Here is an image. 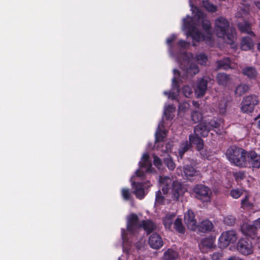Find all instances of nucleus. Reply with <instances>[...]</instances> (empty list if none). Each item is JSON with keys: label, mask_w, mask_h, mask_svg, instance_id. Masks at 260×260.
Here are the masks:
<instances>
[{"label": "nucleus", "mask_w": 260, "mask_h": 260, "mask_svg": "<svg viewBox=\"0 0 260 260\" xmlns=\"http://www.w3.org/2000/svg\"><path fill=\"white\" fill-rule=\"evenodd\" d=\"M247 152L244 149L232 146L227 150L226 156L228 160L236 166L244 168L247 166Z\"/></svg>", "instance_id": "obj_1"}, {"label": "nucleus", "mask_w": 260, "mask_h": 260, "mask_svg": "<svg viewBox=\"0 0 260 260\" xmlns=\"http://www.w3.org/2000/svg\"><path fill=\"white\" fill-rule=\"evenodd\" d=\"M180 68L181 69V72H179L177 69H174V74L185 80L190 79L200 71L197 64L194 63H189L188 62H186L185 64L181 63Z\"/></svg>", "instance_id": "obj_2"}, {"label": "nucleus", "mask_w": 260, "mask_h": 260, "mask_svg": "<svg viewBox=\"0 0 260 260\" xmlns=\"http://www.w3.org/2000/svg\"><path fill=\"white\" fill-rule=\"evenodd\" d=\"M194 197L203 203L211 202V197L212 194L211 189L207 186L202 184H196L192 189Z\"/></svg>", "instance_id": "obj_3"}, {"label": "nucleus", "mask_w": 260, "mask_h": 260, "mask_svg": "<svg viewBox=\"0 0 260 260\" xmlns=\"http://www.w3.org/2000/svg\"><path fill=\"white\" fill-rule=\"evenodd\" d=\"M259 103L257 96L252 94L243 98L241 103V111L243 113L250 114L253 112L254 107Z\"/></svg>", "instance_id": "obj_4"}, {"label": "nucleus", "mask_w": 260, "mask_h": 260, "mask_svg": "<svg viewBox=\"0 0 260 260\" xmlns=\"http://www.w3.org/2000/svg\"><path fill=\"white\" fill-rule=\"evenodd\" d=\"M230 28V23L225 18L220 17L215 22V33L218 38H224Z\"/></svg>", "instance_id": "obj_5"}, {"label": "nucleus", "mask_w": 260, "mask_h": 260, "mask_svg": "<svg viewBox=\"0 0 260 260\" xmlns=\"http://www.w3.org/2000/svg\"><path fill=\"white\" fill-rule=\"evenodd\" d=\"M237 239L235 231L231 230L223 232L219 238V247L222 248L226 247L230 243H234Z\"/></svg>", "instance_id": "obj_6"}, {"label": "nucleus", "mask_w": 260, "mask_h": 260, "mask_svg": "<svg viewBox=\"0 0 260 260\" xmlns=\"http://www.w3.org/2000/svg\"><path fill=\"white\" fill-rule=\"evenodd\" d=\"M237 250L244 255L252 253L253 246L251 240L248 237L240 239L237 243Z\"/></svg>", "instance_id": "obj_7"}, {"label": "nucleus", "mask_w": 260, "mask_h": 260, "mask_svg": "<svg viewBox=\"0 0 260 260\" xmlns=\"http://www.w3.org/2000/svg\"><path fill=\"white\" fill-rule=\"evenodd\" d=\"M172 198L176 201H179V198L183 196L186 188L182 184L177 181H174L172 184Z\"/></svg>", "instance_id": "obj_8"}, {"label": "nucleus", "mask_w": 260, "mask_h": 260, "mask_svg": "<svg viewBox=\"0 0 260 260\" xmlns=\"http://www.w3.org/2000/svg\"><path fill=\"white\" fill-rule=\"evenodd\" d=\"M184 221L188 229L191 231H195L197 228V221L195 219L194 212L190 209L184 214Z\"/></svg>", "instance_id": "obj_9"}, {"label": "nucleus", "mask_w": 260, "mask_h": 260, "mask_svg": "<svg viewBox=\"0 0 260 260\" xmlns=\"http://www.w3.org/2000/svg\"><path fill=\"white\" fill-rule=\"evenodd\" d=\"M186 36L192 38L193 42H200L201 41H206V42L211 41V37L205 35L200 32L197 28L192 31H187Z\"/></svg>", "instance_id": "obj_10"}, {"label": "nucleus", "mask_w": 260, "mask_h": 260, "mask_svg": "<svg viewBox=\"0 0 260 260\" xmlns=\"http://www.w3.org/2000/svg\"><path fill=\"white\" fill-rule=\"evenodd\" d=\"M208 83V80L206 77L198 79L197 83V88L195 90V94L197 97L201 98L205 95L207 89Z\"/></svg>", "instance_id": "obj_11"}, {"label": "nucleus", "mask_w": 260, "mask_h": 260, "mask_svg": "<svg viewBox=\"0 0 260 260\" xmlns=\"http://www.w3.org/2000/svg\"><path fill=\"white\" fill-rule=\"evenodd\" d=\"M247 165L253 168L258 169L260 168V155L254 151H250L247 152Z\"/></svg>", "instance_id": "obj_12"}, {"label": "nucleus", "mask_w": 260, "mask_h": 260, "mask_svg": "<svg viewBox=\"0 0 260 260\" xmlns=\"http://www.w3.org/2000/svg\"><path fill=\"white\" fill-rule=\"evenodd\" d=\"M211 131L210 126H208L207 121H204L198 123L194 127L193 132L200 137L205 138L208 136Z\"/></svg>", "instance_id": "obj_13"}, {"label": "nucleus", "mask_w": 260, "mask_h": 260, "mask_svg": "<svg viewBox=\"0 0 260 260\" xmlns=\"http://www.w3.org/2000/svg\"><path fill=\"white\" fill-rule=\"evenodd\" d=\"M139 217L134 213L132 214L128 219L127 223V230L131 234H134L137 229H140Z\"/></svg>", "instance_id": "obj_14"}, {"label": "nucleus", "mask_w": 260, "mask_h": 260, "mask_svg": "<svg viewBox=\"0 0 260 260\" xmlns=\"http://www.w3.org/2000/svg\"><path fill=\"white\" fill-rule=\"evenodd\" d=\"M257 226L254 225L243 224L241 227L242 232L248 238L252 239L257 237Z\"/></svg>", "instance_id": "obj_15"}, {"label": "nucleus", "mask_w": 260, "mask_h": 260, "mask_svg": "<svg viewBox=\"0 0 260 260\" xmlns=\"http://www.w3.org/2000/svg\"><path fill=\"white\" fill-rule=\"evenodd\" d=\"M148 243L152 248L158 249L162 246L163 241L159 235L154 233L149 237Z\"/></svg>", "instance_id": "obj_16"}, {"label": "nucleus", "mask_w": 260, "mask_h": 260, "mask_svg": "<svg viewBox=\"0 0 260 260\" xmlns=\"http://www.w3.org/2000/svg\"><path fill=\"white\" fill-rule=\"evenodd\" d=\"M189 143L190 146L191 145H195L196 149L200 151L202 150L204 146V142L203 140L200 137L199 135L196 134H191L189 136Z\"/></svg>", "instance_id": "obj_17"}, {"label": "nucleus", "mask_w": 260, "mask_h": 260, "mask_svg": "<svg viewBox=\"0 0 260 260\" xmlns=\"http://www.w3.org/2000/svg\"><path fill=\"white\" fill-rule=\"evenodd\" d=\"M140 228L146 232L147 235H149L156 228V224L151 220H143L140 223Z\"/></svg>", "instance_id": "obj_18"}, {"label": "nucleus", "mask_w": 260, "mask_h": 260, "mask_svg": "<svg viewBox=\"0 0 260 260\" xmlns=\"http://www.w3.org/2000/svg\"><path fill=\"white\" fill-rule=\"evenodd\" d=\"M133 185L135 189L133 193L136 195L138 199H143L145 197L144 187L143 183L134 182Z\"/></svg>", "instance_id": "obj_19"}, {"label": "nucleus", "mask_w": 260, "mask_h": 260, "mask_svg": "<svg viewBox=\"0 0 260 260\" xmlns=\"http://www.w3.org/2000/svg\"><path fill=\"white\" fill-rule=\"evenodd\" d=\"M197 228H198L199 232L202 233H207L212 231L213 228V225L212 222H211L210 220H205L202 221L199 224L198 226H197Z\"/></svg>", "instance_id": "obj_20"}, {"label": "nucleus", "mask_w": 260, "mask_h": 260, "mask_svg": "<svg viewBox=\"0 0 260 260\" xmlns=\"http://www.w3.org/2000/svg\"><path fill=\"white\" fill-rule=\"evenodd\" d=\"M242 74L250 79H255L257 72L255 69L251 67H245L242 70Z\"/></svg>", "instance_id": "obj_21"}, {"label": "nucleus", "mask_w": 260, "mask_h": 260, "mask_svg": "<svg viewBox=\"0 0 260 260\" xmlns=\"http://www.w3.org/2000/svg\"><path fill=\"white\" fill-rule=\"evenodd\" d=\"M253 46L252 40L249 37H243L241 43V48L242 50H250Z\"/></svg>", "instance_id": "obj_22"}, {"label": "nucleus", "mask_w": 260, "mask_h": 260, "mask_svg": "<svg viewBox=\"0 0 260 260\" xmlns=\"http://www.w3.org/2000/svg\"><path fill=\"white\" fill-rule=\"evenodd\" d=\"M216 78L218 84L223 86H227L230 81V76L223 73H218Z\"/></svg>", "instance_id": "obj_23"}, {"label": "nucleus", "mask_w": 260, "mask_h": 260, "mask_svg": "<svg viewBox=\"0 0 260 260\" xmlns=\"http://www.w3.org/2000/svg\"><path fill=\"white\" fill-rule=\"evenodd\" d=\"M183 173L186 179L190 180L196 175L197 171L192 166L187 165L183 167Z\"/></svg>", "instance_id": "obj_24"}, {"label": "nucleus", "mask_w": 260, "mask_h": 260, "mask_svg": "<svg viewBox=\"0 0 260 260\" xmlns=\"http://www.w3.org/2000/svg\"><path fill=\"white\" fill-rule=\"evenodd\" d=\"M236 33L234 28H231L226 31V35L224 38H222L225 40L226 43L232 45L233 44L236 39Z\"/></svg>", "instance_id": "obj_25"}, {"label": "nucleus", "mask_w": 260, "mask_h": 260, "mask_svg": "<svg viewBox=\"0 0 260 260\" xmlns=\"http://www.w3.org/2000/svg\"><path fill=\"white\" fill-rule=\"evenodd\" d=\"M183 26L187 31H192L197 27L195 26L192 18L187 16L183 19Z\"/></svg>", "instance_id": "obj_26"}, {"label": "nucleus", "mask_w": 260, "mask_h": 260, "mask_svg": "<svg viewBox=\"0 0 260 260\" xmlns=\"http://www.w3.org/2000/svg\"><path fill=\"white\" fill-rule=\"evenodd\" d=\"M178 256L176 251L172 249H168L165 253L162 260H175Z\"/></svg>", "instance_id": "obj_27"}, {"label": "nucleus", "mask_w": 260, "mask_h": 260, "mask_svg": "<svg viewBox=\"0 0 260 260\" xmlns=\"http://www.w3.org/2000/svg\"><path fill=\"white\" fill-rule=\"evenodd\" d=\"M202 27L207 34V36H210L212 37V29L211 23L209 20L205 19L202 21Z\"/></svg>", "instance_id": "obj_28"}, {"label": "nucleus", "mask_w": 260, "mask_h": 260, "mask_svg": "<svg viewBox=\"0 0 260 260\" xmlns=\"http://www.w3.org/2000/svg\"><path fill=\"white\" fill-rule=\"evenodd\" d=\"M217 68L226 70L231 68V60L229 57L224 58L217 61Z\"/></svg>", "instance_id": "obj_29"}, {"label": "nucleus", "mask_w": 260, "mask_h": 260, "mask_svg": "<svg viewBox=\"0 0 260 260\" xmlns=\"http://www.w3.org/2000/svg\"><path fill=\"white\" fill-rule=\"evenodd\" d=\"M190 146V144L187 141H186L180 145L178 150V156L180 158L183 157L184 153L188 150Z\"/></svg>", "instance_id": "obj_30"}, {"label": "nucleus", "mask_w": 260, "mask_h": 260, "mask_svg": "<svg viewBox=\"0 0 260 260\" xmlns=\"http://www.w3.org/2000/svg\"><path fill=\"white\" fill-rule=\"evenodd\" d=\"M238 28L239 30L242 32H246L248 34L254 36V33L251 30L250 24L248 22H245L244 23H239L238 24Z\"/></svg>", "instance_id": "obj_31"}, {"label": "nucleus", "mask_w": 260, "mask_h": 260, "mask_svg": "<svg viewBox=\"0 0 260 260\" xmlns=\"http://www.w3.org/2000/svg\"><path fill=\"white\" fill-rule=\"evenodd\" d=\"M237 10L238 11L236 14V17L240 18L246 15L248 13L249 7L246 5H241V6L238 7Z\"/></svg>", "instance_id": "obj_32"}, {"label": "nucleus", "mask_w": 260, "mask_h": 260, "mask_svg": "<svg viewBox=\"0 0 260 260\" xmlns=\"http://www.w3.org/2000/svg\"><path fill=\"white\" fill-rule=\"evenodd\" d=\"M174 213H168L166 215L163 219V223L166 227L169 228L171 227L173 223V221L175 217Z\"/></svg>", "instance_id": "obj_33"}, {"label": "nucleus", "mask_w": 260, "mask_h": 260, "mask_svg": "<svg viewBox=\"0 0 260 260\" xmlns=\"http://www.w3.org/2000/svg\"><path fill=\"white\" fill-rule=\"evenodd\" d=\"M195 59L202 66H205L208 61V57L205 53H200L196 55Z\"/></svg>", "instance_id": "obj_34"}, {"label": "nucleus", "mask_w": 260, "mask_h": 260, "mask_svg": "<svg viewBox=\"0 0 260 260\" xmlns=\"http://www.w3.org/2000/svg\"><path fill=\"white\" fill-rule=\"evenodd\" d=\"M174 228L175 230L180 234L185 233V228L182 223V220L180 218H177L174 223Z\"/></svg>", "instance_id": "obj_35"}, {"label": "nucleus", "mask_w": 260, "mask_h": 260, "mask_svg": "<svg viewBox=\"0 0 260 260\" xmlns=\"http://www.w3.org/2000/svg\"><path fill=\"white\" fill-rule=\"evenodd\" d=\"M160 182L162 185L161 190L163 192V193L164 194L167 193L170 189V185L171 180H170L169 178L165 177L164 179H162Z\"/></svg>", "instance_id": "obj_36"}, {"label": "nucleus", "mask_w": 260, "mask_h": 260, "mask_svg": "<svg viewBox=\"0 0 260 260\" xmlns=\"http://www.w3.org/2000/svg\"><path fill=\"white\" fill-rule=\"evenodd\" d=\"M203 7L208 12L213 13L217 11V7L208 1L203 2Z\"/></svg>", "instance_id": "obj_37"}, {"label": "nucleus", "mask_w": 260, "mask_h": 260, "mask_svg": "<svg viewBox=\"0 0 260 260\" xmlns=\"http://www.w3.org/2000/svg\"><path fill=\"white\" fill-rule=\"evenodd\" d=\"M222 122V119H217L215 118L211 119L209 122H207L208 126L210 127L211 130L214 128H219Z\"/></svg>", "instance_id": "obj_38"}, {"label": "nucleus", "mask_w": 260, "mask_h": 260, "mask_svg": "<svg viewBox=\"0 0 260 260\" xmlns=\"http://www.w3.org/2000/svg\"><path fill=\"white\" fill-rule=\"evenodd\" d=\"M191 117L192 121L194 123H198L200 121L202 118V114L198 111L194 110L191 112Z\"/></svg>", "instance_id": "obj_39"}, {"label": "nucleus", "mask_w": 260, "mask_h": 260, "mask_svg": "<svg viewBox=\"0 0 260 260\" xmlns=\"http://www.w3.org/2000/svg\"><path fill=\"white\" fill-rule=\"evenodd\" d=\"M166 135V133L165 131L158 128L155 134V142L164 141Z\"/></svg>", "instance_id": "obj_40"}, {"label": "nucleus", "mask_w": 260, "mask_h": 260, "mask_svg": "<svg viewBox=\"0 0 260 260\" xmlns=\"http://www.w3.org/2000/svg\"><path fill=\"white\" fill-rule=\"evenodd\" d=\"M243 193V190L240 188L232 189L230 194L234 199H237L240 198Z\"/></svg>", "instance_id": "obj_41"}, {"label": "nucleus", "mask_w": 260, "mask_h": 260, "mask_svg": "<svg viewBox=\"0 0 260 260\" xmlns=\"http://www.w3.org/2000/svg\"><path fill=\"white\" fill-rule=\"evenodd\" d=\"M249 195H246L245 197L241 200V208H252L253 206V204L249 201Z\"/></svg>", "instance_id": "obj_42"}, {"label": "nucleus", "mask_w": 260, "mask_h": 260, "mask_svg": "<svg viewBox=\"0 0 260 260\" xmlns=\"http://www.w3.org/2000/svg\"><path fill=\"white\" fill-rule=\"evenodd\" d=\"M248 88V87L246 85H239L235 91V94L241 95L247 91Z\"/></svg>", "instance_id": "obj_43"}, {"label": "nucleus", "mask_w": 260, "mask_h": 260, "mask_svg": "<svg viewBox=\"0 0 260 260\" xmlns=\"http://www.w3.org/2000/svg\"><path fill=\"white\" fill-rule=\"evenodd\" d=\"M164 163L169 169V170L171 171L174 170L175 168V164L171 157H169L165 158Z\"/></svg>", "instance_id": "obj_44"}, {"label": "nucleus", "mask_w": 260, "mask_h": 260, "mask_svg": "<svg viewBox=\"0 0 260 260\" xmlns=\"http://www.w3.org/2000/svg\"><path fill=\"white\" fill-rule=\"evenodd\" d=\"M183 95L186 98H189L192 94V88L189 85H185L182 89Z\"/></svg>", "instance_id": "obj_45"}, {"label": "nucleus", "mask_w": 260, "mask_h": 260, "mask_svg": "<svg viewBox=\"0 0 260 260\" xmlns=\"http://www.w3.org/2000/svg\"><path fill=\"white\" fill-rule=\"evenodd\" d=\"M196 12H195L194 17L199 22L205 19V14L204 13L198 8H196Z\"/></svg>", "instance_id": "obj_46"}, {"label": "nucleus", "mask_w": 260, "mask_h": 260, "mask_svg": "<svg viewBox=\"0 0 260 260\" xmlns=\"http://www.w3.org/2000/svg\"><path fill=\"white\" fill-rule=\"evenodd\" d=\"M164 200L165 198L162 195L161 191L158 190L155 193V202L158 204L161 205L164 203Z\"/></svg>", "instance_id": "obj_47"}, {"label": "nucleus", "mask_w": 260, "mask_h": 260, "mask_svg": "<svg viewBox=\"0 0 260 260\" xmlns=\"http://www.w3.org/2000/svg\"><path fill=\"white\" fill-rule=\"evenodd\" d=\"M121 193V196L124 200L128 201L131 199V195L128 189L125 188H122Z\"/></svg>", "instance_id": "obj_48"}, {"label": "nucleus", "mask_w": 260, "mask_h": 260, "mask_svg": "<svg viewBox=\"0 0 260 260\" xmlns=\"http://www.w3.org/2000/svg\"><path fill=\"white\" fill-rule=\"evenodd\" d=\"M140 167L141 168H145L146 172H151L152 164L151 161L148 162H140Z\"/></svg>", "instance_id": "obj_49"}, {"label": "nucleus", "mask_w": 260, "mask_h": 260, "mask_svg": "<svg viewBox=\"0 0 260 260\" xmlns=\"http://www.w3.org/2000/svg\"><path fill=\"white\" fill-rule=\"evenodd\" d=\"M179 78L177 75L175 76L172 79V89L180 90V85L178 79Z\"/></svg>", "instance_id": "obj_50"}, {"label": "nucleus", "mask_w": 260, "mask_h": 260, "mask_svg": "<svg viewBox=\"0 0 260 260\" xmlns=\"http://www.w3.org/2000/svg\"><path fill=\"white\" fill-rule=\"evenodd\" d=\"M224 222L228 225H233L235 223V218L232 216H227L224 218Z\"/></svg>", "instance_id": "obj_51"}, {"label": "nucleus", "mask_w": 260, "mask_h": 260, "mask_svg": "<svg viewBox=\"0 0 260 260\" xmlns=\"http://www.w3.org/2000/svg\"><path fill=\"white\" fill-rule=\"evenodd\" d=\"M180 90L172 89L170 91V98L172 100H177L179 94Z\"/></svg>", "instance_id": "obj_52"}, {"label": "nucleus", "mask_w": 260, "mask_h": 260, "mask_svg": "<svg viewBox=\"0 0 260 260\" xmlns=\"http://www.w3.org/2000/svg\"><path fill=\"white\" fill-rule=\"evenodd\" d=\"M234 177L235 178L236 180H243L245 177V174L243 172H237L234 174Z\"/></svg>", "instance_id": "obj_53"}, {"label": "nucleus", "mask_w": 260, "mask_h": 260, "mask_svg": "<svg viewBox=\"0 0 260 260\" xmlns=\"http://www.w3.org/2000/svg\"><path fill=\"white\" fill-rule=\"evenodd\" d=\"M153 164L157 168H159L161 166V160L157 156L153 157Z\"/></svg>", "instance_id": "obj_54"}, {"label": "nucleus", "mask_w": 260, "mask_h": 260, "mask_svg": "<svg viewBox=\"0 0 260 260\" xmlns=\"http://www.w3.org/2000/svg\"><path fill=\"white\" fill-rule=\"evenodd\" d=\"M175 110V107L172 105H168L165 110L164 113L167 116L168 115H170L171 112Z\"/></svg>", "instance_id": "obj_55"}, {"label": "nucleus", "mask_w": 260, "mask_h": 260, "mask_svg": "<svg viewBox=\"0 0 260 260\" xmlns=\"http://www.w3.org/2000/svg\"><path fill=\"white\" fill-rule=\"evenodd\" d=\"M227 108V104L225 102L223 103H220L219 105V112L220 113H224L226 112V109Z\"/></svg>", "instance_id": "obj_56"}, {"label": "nucleus", "mask_w": 260, "mask_h": 260, "mask_svg": "<svg viewBox=\"0 0 260 260\" xmlns=\"http://www.w3.org/2000/svg\"><path fill=\"white\" fill-rule=\"evenodd\" d=\"M222 254L219 252L214 253L212 255V260H220Z\"/></svg>", "instance_id": "obj_57"}, {"label": "nucleus", "mask_w": 260, "mask_h": 260, "mask_svg": "<svg viewBox=\"0 0 260 260\" xmlns=\"http://www.w3.org/2000/svg\"><path fill=\"white\" fill-rule=\"evenodd\" d=\"M188 106L189 104L186 102L180 104L178 106V110L179 111H185L186 109L188 108Z\"/></svg>", "instance_id": "obj_58"}, {"label": "nucleus", "mask_w": 260, "mask_h": 260, "mask_svg": "<svg viewBox=\"0 0 260 260\" xmlns=\"http://www.w3.org/2000/svg\"><path fill=\"white\" fill-rule=\"evenodd\" d=\"M176 37L175 35H172L170 37L168 38L167 40V43L168 45L171 46L172 43L175 41Z\"/></svg>", "instance_id": "obj_59"}, {"label": "nucleus", "mask_w": 260, "mask_h": 260, "mask_svg": "<svg viewBox=\"0 0 260 260\" xmlns=\"http://www.w3.org/2000/svg\"><path fill=\"white\" fill-rule=\"evenodd\" d=\"M178 45L182 48H185L188 45V43L185 41L180 40L178 41Z\"/></svg>", "instance_id": "obj_60"}, {"label": "nucleus", "mask_w": 260, "mask_h": 260, "mask_svg": "<svg viewBox=\"0 0 260 260\" xmlns=\"http://www.w3.org/2000/svg\"><path fill=\"white\" fill-rule=\"evenodd\" d=\"M142 162H148L151 161L149 160V155L148 153H145L143 155L142 157Z\"/></svg>", "instance_id": "obj_61"}, {"label": "nucleus", "mask_w": 260, "mask_h": 260, "mask_svg": "<svg viewBox=\"0 0 260 260\" xmlns=\"http://www.w3.org/2000/svg\"><path fill=\"white\" fill-rule=\"evenodd\" d=\"M136 175L138 177H143L145 175V173L143 171H141L140 169H138L136 171Z\"/></svg>", "instance_id": "obj_62"}, {"label": "nucleus", "mask_w": 260, "mask_h": 260, "mask_svg": "<svg viewBox=\"0 0 260 260\" xmlns=\"http://www.w3.org/2000/svg\"><path fill=\"white\" fill-rule=\"evenodd\" d=\"M192 105L196 108H199L200 107V104L197 101H192Z\"/></svg>", "instance_id": "obj_63"}, {"label": "nucleus", "mask_w": 260, "mask_h": 260, "mask_svg": "<svg viewBox=\"0 0 260 260\" xmlns=\"http://www.w3.org/2000/svg\"><path fill=\"white\" fill-rule=\"evenodd\" d=\"M254 224L257 226L258 228L260 229V218L255 220Z\"/></svg>", "instance_id": "obj_64"}]
</instances>
